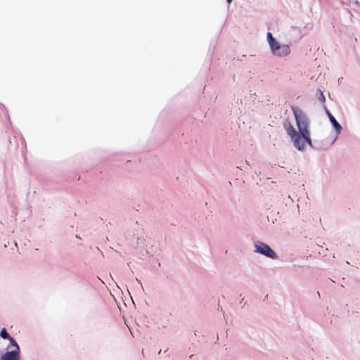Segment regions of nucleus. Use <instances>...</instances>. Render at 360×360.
Instances as JSON below:
<instances>
[{
  "instance_id": "2",
  "label": "nucleus",
  "mask_w": 360,
  "mask_h": 360,
  "mask_svg": "<svg viewBox=\"0 0 360 360\" xmlns=\"http://www.w3.org/2000/svg\"><path fill=\"white\" fill-rule=\"evenodd\" d=\"M255 252L271 259H276V252L266 244L261 241L255 243Z\"/></svg>"
},
{
  "instance_id": "7",
  "label": "nucleus",
  "mask_w": 360,
  "mask_h": 360,
  "mask_svg": "<svg viewBox=\"0 0 360 360\" xmlns=\"http://www.w3.org/2000/svg\"><path fill=\"white\" fill-rule=\"evenodd\" d=\"M0 336L4 338V339H8L11 337L6 331V330L5 328H3L1 330V333H0Z\"/></svg>"
},
{
  "instance_id": "6",
  "label": "nucleus",
  "mask_w": 360,
  "mask_h": 360,
  "mask_svg": "<svg viewBox=\"0 0 360 360\" xmlns=\"http://www.w3.org/2000/svg\"><path fill=\"white\" fill-rule=\"evenodd\" d=\"M269 46H270V48H271V50L272 51V53H275L278 49L282 45L280 44L276 39L274 40V41H271L269 43Z\"/></svg>"
},
{
  "instance_id": "10",
  "label": "nucleus",
  "mask_w": 360,
  "mask_h": 360,
  "mask_svg": "<svg viewBox=\"0 0 360 360\" xmlns=\"http://www.w3.org/2000/svg\"><path fill=\"white\" fill-rule=\"evenodd\" d=\"M321 98H323V100L325 99L324 96L322 92H321Z\"/></svg>"
},
{
  "instance_id": "8",
  "label": "nucleus",
  "mask_w": 360,
  "mask_h": 360,
  "mask_svg": "<svg viewBox=\"0 0 360 360\" xmlns=\"http://www.w3.org/2000/svg\"><path fill=\"white\" fill-rule=\"evenodd\" d=\"M9 341H10L11 344H12L13 346L15 347V348H16L15 350L20 351V347H19L18 345L17 344L15 340L12 337H11L9 338Z\"/></svg>"
},
{
  "instance_id": "3",
  "label": "nucleus",
  "mask_w": 360,
  "mask_h": 360,
  "mask_svg": "<svg viewBox=\"0 0 360 360\" xmlns=\"http://www.w3.org/2000/svg\"><path fill=\"white\" fill-rule=\"evenodd\" d=\"M290 53V49L288 45L283 44L278 50L273 54L278 57H285Z\"/></svg>"
},
{
  "instance_id": "5",
  "label": "nucleus",
  "mask_w": 360,
  "mask_h": 360,
  "mask_svg": "<svg viewBox=\"0 0 360 360\" xmlns=\"http://www.w3.org/2000/svg\"><path fill=\"white\" fill-rule=\"evenodd\" d=\"M330 121L331 122L333 127L335 129L336 132L338 134H340L342 127L340 124L338 122V121L335 120V118L330 114L328 113Z\"/></svg>"
},
{
  "instance_id": "9",
  "label": "nucleus",
  "mask_w": 360,
  "mask_h": 360,
  "mask_svg": "<svg viewBox=\"0 0 360 360\" xmlns=\"http://www.w3.org/2000/svg\"><path fill=\"white\" fill-rule=\"evenodd\" d=\"M267 39H268V42L269 44L271 42V41H274V40L275 39L273 36H272V34L271 32H268L267 33Z\"/></svg>"
},
{
  "instance_id": "11",
  "label": "nucleus",
  "mask_w": 360,
  "mask_h": 360,
  "mask_svg": "<svg viewBox=\"0 0 360 360\" xmlns=\"http://www.w3.org/2000/svg\"><path fill=\"white\" fill-rule=\"evenodd\" d=\"M232 1V0H227V2L230 4Z\"/></svg>"
},
{
  "instance_id": "1",
  "label": "nucleus",
  "mask_w": 360,
  "mask_h": 360,
  "mask_svg": "<svg viewBox=\"0 0 360 360\" xmlns=\"http://www.w3.org/2000/svg\"><path fill=\"white\" fill-rule=\"evenodd\" d=\"M291 110L295 118L296 125L300 134L297 132L292 124L286 121L284 124V129L288 135L290 137L295 147L299 150H302L305 148V143L309 146L312 145L310 138L309 121L307 115L302 110L296 106H291Z\"/></svg>"
},
{
  "instance_id": "4",
  "label": "nucleus",
  "mask_w": 360,
  "mask_h": 360,
  "mask_svg": "<svg viewBox=\"0 0 360 360\" xmlns=\"http://www.w3.org/2000/svg\"><path fill=\"white\" fill-rule=\"evenodd\" d=\"M19 352L18 350L7 352L1 356V360H19Z\"/></svg>"
}]
</instances>
